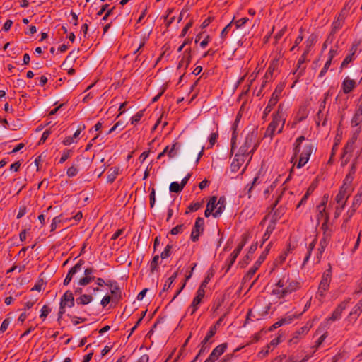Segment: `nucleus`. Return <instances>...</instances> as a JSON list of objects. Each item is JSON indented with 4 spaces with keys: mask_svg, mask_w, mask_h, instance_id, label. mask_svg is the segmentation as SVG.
Wrapping results in <instances>:
<instances>
[{
    "mask_svg": "<svg viewBox=\"0 0 362 362\" xmlns=\"http://www.w3.org/2000/svg\"><path fill=\"white\" fill-rule=\"evenodd\" d=\"M276 288L273 289L272 294L278 298H284L301 288V284L288 276H284L276 284Z\"/></svg>",
    "mask_w": 362,
    "mask_h": 362,
    "instance_id": "f257e3e1",
    "label": "nucleus"
},
{
    "mask_svg": "<svg viewBox=\"0 0 362 362\" xmlns=\"http://www.w3.org/2000/svg\"><path fill=\"white\" fill-rule=\"evenodd\" d=\"M286 119V114L284 105L281 103L278 106L277 111L272 115V120L269 124L264 132V137H269L270 139H272L275 135L276 132H277L280 124L282 123V124H285Z\"/></svg>",
    "mask_w": 362,
    "mask_h": 362,
    "instance_id": "f03ea898",
    "label": "nucleus"
},
{
    "mask_svg": "<svg viewBox=\"0 0 362 362\" xmlns=\"http://www.w3.org/2000/svg\"><path fill=\"white\" fill-rule=\"evenodd\" d=\"M326 202L327 201L323 202L317 206V209L318 211L317 217L318 220L324 217V222L321 226V229L322 230V237L321 239L329 244L333 234V230L332 226H329V216L325 212Z\"/></svg>",
    "mask_w": 362,
    "mask_h": 362,
    "instance_id": "7ed1b4c3",
    "label": "nucleus"
},
{
    "mask_svg": "<svg viewBox=\"0 0 362 362\" xmlns=\"http://www.w3.org/2000/svg\"><path fill=\"white\" fill-rule=\"evenodd\" d=\"M257 129H253L252 132H248L245 138L244 143L240 147L238 151L247 156L252 155L260 144L257 139Z\"/></svg>",
    "mask_w": 362,
    "mask_h": 362,
    "instance_id": "20e7f679",
    "label": "nucleus"
},
{
    "mask_svg": "<svg viewBox=\"0 0 362 362\" xmlns=\"http://www.w3.org/2000/svg\"><path fill=\"white\" fill-rule=\"evenodd\" d=\"M352 191L351 177V176H346L343 181V184L335 197L336 202L338 204L346 205V201L352 193Z\"/></svg>",
    "mask_w": 362,
    "mask_h": 362,
    "instance_id": "39448f33",
    "label": "nucleus"
},
{
    "mask_svg": "<svg viewBox=\"0 0 362 362\" xmlns=\"http://www.w3.org/2000/svg\"><path fill=\"white\" fill-rule=\"evenodd\" d=\"M332 266L330 264H328V268L323 272L322 275L317 292V295L320 296L321 298H325L326 291L329 290L330 283L332 281Z\"/></svg>",
    "mask_w": 362,
    "mask_h": 362,
    "instance_id": "423d86ee",
    "label": "nucleus"
},
{
    "mask_svg": "<svg viewBox=\"0 0 362 362\" xmlns=\"http://www.w3.org/2000/svg\"><path fill=\"white\" fill-rule=\"evenodd\" d=\"M246 243H247V235L245 234H244L242 236V241L238 244V247L233 250V252L230 254L228 259L226 261V272H228L230 270V267L235 262L238 256L239 255V254L241 252L243 247L245 245Z\"/></svg>",
    "mask_w": 362,
    "mask_h": 362,
    "instance_id": "0eeeda50",
    "label": "nucleus"
},
{
    "mask_svg": "<svg viewBox=\"0 0 362 362\" xmlns=\"http://www.w3.org/2000/svg\"><path fill=\"white\" fill-rule=\"evenodd\" d=\"M271 246V243L266 247L265 250L262 252L258 259L255 262L254 265L250 270L247 272V274L244 276L245 280H250L254 276L257 270L259 269L262 263L266 259V257L269 251Z\"/></svg>",
    "mask_w": 362,
    "mask_h": 362,
    "instance_id": "6e6552de",
    "label": "nucleus"
},
{
    "mask_svg": "<svg viewBox=\"0 0 362 362\" xmlns=\"http://www.w3.org/2000/svg\"><path fill=\"white\" fill-rule=\"evenodd\" d=\"M315 150V146L311 143L305 144L304 145L303 151L300 155L299 161L296 165L297 168L303 167L308 163L310 156Z\"/></svg>",
    "mask_w": 362,
    "mask_h": 362,
    "instance_id": "1a4fd4ad",
    "label": "nucleus"
},
{
    "mask_svg": "<svg viewBox=\"0 0 362 362\" xmlns=\"http://www.w3.org/2000/svg\"><path fill=\"white\" fill-rule=\"evenodd\" d=\"M361 132V127L356 131V134L353 136V137L349 139L343 148L342 158H344L347 154H349V156L346 158V159L342 161L341 165H345L348 163L350 160V154L354 151V146L357 140V135Z\"/></svg>",
    "mask_w": 362,
    "mask_h": 362,
    "instance_id": "9d476101",
    "label": "nucleus"
},
{
    "mask_svg": "<svg viewBox=\"0 0 362 362\" xmlns=\"http://www.w3.org/2000/svg\"><path fill=\"white\" fill-rule=\"evenodd\" d=\"M204 219L202 217L197 218L194 227L192 228L190 239L192 242L199 240V235L204 233Z\"/></svg>",
    "mask_w": 362,
    "mask_h": 362,
    "instance_id": "9b49d317",
    "label": "nucleus"
},
{
    "mask_svg": "<svg viewBox=\"0 0 362 362\" xmlns=\"http://www.w3.org/2000/svg\"><path fill=\"white\" fill-rule=\"evenodd\" d=\"M228 348L227 343H223L216 346L211 351L204 362H216L219 357L224 354Z\"/></svg>",
    "mask_w": 362,
    "mask_h": 362,
    "instance_id": "f8f14e48",
    "label": "nucleus"
},
{
    "mask_svg": "<svg viewBox=\"0 0 362 362\" xmlns=\"http://www.w3.org/2000/svg\"><path fill=\"white\" fill-rule=\"evenodd\" d=\"M361 123H362V95L360 96L355 112L351 119V126L356 127L359 126Z\"/></svg>",
    "mask_w": 362,
    "mask_h": 362,
    "instance_id": "ddd939ff",
    "label": "nucleus"
},
{
    "mask_svg": "<svg viewBox=\"0 0 362 362\" xmlns=\"http://www.w3.org/2000/svg\"><path fill=\"white\" fill-rule=\"evenodd\" d=\"M280 199H281V196H279L277 197L276 200L275 201V202L274 203L272 209L273 213L271 216L270 222L273 223L275 225H276V222L281 218V217L284 214V213L286 211V208L283 206H280L279 208L275 209L276 206H277Z\"/></svg>",
    "mask_w": 362,
    "mask_h": 362,
    "instance_id": "4468645a",
    "label": "nucleus"
},
{
    "mask_svg": "<svg viewBox=\"0 0 362 362\" xmlns=\"http://www.w3.org/2000/svg\"><path fill=\"white\" fill-rule=\"evenodd\" d=\"M205 296V291L202 288L197 289L196 296L194 298L190 306L187 310L190 312V315H192L199 308V305L201 303L202 299Z\"/></svg>",
    "mask_w": 362,
    "mask_h": 362,
    "instance_id": "2eb2a0df",
    "label": "nucleus"
},
{
    "mask_svg": "<svg viewBox=\"0 0 362 362\" xmlns=\"http://www.w3.org/2000/svg\"><path fill=\"white\" fill-rule=\"evenodd\" d=\"M351 298H349L348 299L341 302L334 310L331 316L327 320L332 322L339 320L342 312L346 308Z\"/></svg>",
    "mask_w": 362,
    "mask_h": 362,
    "instance_id": "dca6fc26",
    "label": "nucleus"
},
{
    "mask_svg": "<svg viewBox=\"0 0 362 362\" xmlns=\"http://www.w3.org/2000/svg\"><path fill=\"white\" fill-rule=\"evenodd\" d=\"M248 156L241 153L238 151V153L235 155L234 159L230 164V170L233 173H236L241 165L245 161L246 157Z\"/></svg>",
    "mask_w": 362,
    "mask_h": 362,
    "instance_id": "f3484780",
    "label": "nucleus"
},
{
    "mask_svg": "<svg viewBox=\"0 0 362 362\" xmlns=\"http://www.w3.org/2000/svg\"><path fill=\"white\" fill-rule=\"evenodd\" d=\"M315 41H316L315 37L312 36V35L310 36L305 41V44H306L305 49L298 61V68H300L301 64H303L305 62V60L307 59V56L310 50V48L315 43Z\"/></svg>",
    "mask_w": 362,
    "mask_h": 362,
    "instance_id": "a211bd4d",
    "label": "nucleus"
},
{
    "mask_svg": "<svg viewBox=\"0 0 362 362\" xmlns=\"http://www.w3.org/2000/svg\"><path fill=\"white\" fill-rule=\"evenodd\" d=\"M346 13L344 11H341L334 21L332 23V31L331 34L336 33L339 29H341L343 26V24L346 19Z\"/></svg>",
    "mask_w": 362,
    "mask_h": 362,
    "instance_id": "6ab92c4d",
    "label": "nucleus"
},
{
    "mask_svg": "<svg viewBox=\"0 0 362 362\" xmlns=\"http://www.w3.org/2000/svg\"><path fill=\"white\" fill-rule=\"evenodd\" d=\"M284 88V83H279L276 88L274 89V92L272 94V96L268 102V104L270 105V106L274 107L278 101L279 100L282 91Z\"/></svg>",
    "mask_w": 362,
    "mask_h": 362,
    "instance_id": "aec40b11",
    "label": "nucleus"
},
{
    "mask_svg": "<svg viewBox=\"0 0 362 362\" xmlns=\"http://www.w3.org/2000/svg\"><path fill=\"white\" fill-rule=\"evenodd\" d=\"M66 308H72L75 305V300L73 293L68 290L61 297L60 303Z\"/></svg>",
    "mask_w": 362,
    "mask_h": 362,
    "instance_id": "412c9836",
    "label": "nucleus"
},
{
    "mask_svg": "<svg viewBox=\"0 0 362 362\" xmlns=\"http://www.w3.org/2000/svg\"><path fill=\"white\" fill-rule=\"evenodd\" d=\"M241 118H242V112H241V110H240L239 112H238L235 119L232 125V130H233L232 137H231L232 149H233L236 139H237V136H238L237 130H238V127L240 122Z\"/></svg>",
    "mask_w": 362,
    "mask_h": 362,
    "instance_id": "4be33fe9",
    "label": "nucleus"
},
{
    "mask_svg": "<svg viewBox=\"0 0 362 362\" xmlns=\"http://www.w3.org/2000/svg\"><path fill=\"white\" fill-rule=\"evenodd\" d=\"M226 204V198L224 197H221L218 200H216V211L213 214V216L216 218L221 216L223 211L225 209Z\"/></svg>",
    "mask_w": 362,
    "mask_h": 362,
    "instance_id": "5701e85b",
    "label": "nucleus"
},
{
    "mask_svg": "<svg viewBox=\"0 0 362 362\" xmlns=\"http://www.w3.org/2000/svg\"><path fill=\"white\" fill-rule=\"evenodd\" d=\"M356 87V82L354 80L346 77L342 82L341 88L345 94L349 93Z\"/></svg>",
    "mask_w": 362,
    "mask_h": 362,
    "instance_id": "b1692460",
    "label": "nucleus"
},
{
    "mask_svg": "<svg viewBox=\"0 0 362 362\" xmlns=\"http://www.w3.org/2000/svg\"><path fill=\"white\" fill-rule=\"evenodd\" d=\"M309 331V327L305 325L294 332L293 337L291 339L290 342L297 344L301 336L305 335Z\"/></svg>",
    "mask_w": 362,
    "mask_h": 362,
    "instance_id": "393cba45",
    "label": "nucleus"
},
{
    "mask_svg": "<svg viewBox=\"0 0 362 362\" xmlns=\"http://www.w3.org/2000/svg\"><path fill=\"white\" fill-rule=\"evenodd\" d=\"M217 200V197L215 196H213L210 198L209 201L206 204V209L204 211V216L208 218L211 214L213 215V211L214 209H216V202Z\"/></svg>",
    "mask_w": 362,
    "mask_h": 362,
    "instance_id": "a878e982",
    "label": "nucleus"
},
{
    "mask_svg": "<svg viewBox=\"0 0 362 362\" xmlns=\"http://www.w3.org/2000/svg\"><path fill=\"white\" fill-rule=\"evenodd\" d=\"M257 248V243H253L251 245V246L249 248L248 252L247 255L244 257L243 260L240 262V264H241L242 267H245L248 264V261L251 259L253 253L256 251Z\"/></svg>",
    "mask_w": 362,
    "mask_h": 362,
    "instance_id": "bb28decb",
    "label": "nucleus"
},
{
    "mask_svg": "<svg viewBox=\"0 0 362 362\" xmlns=\"http://www.w3.org/2000/svg\"><path fill=\"white\" fill-rule=\"evenodd\" d=\"M110 293L112 294L111 298L112 301L118 303L119 301L122 300V293L119 285L115 287L114 288L111 289Z\"/></svg>",
    "mask_w": 362,
    "mask_h": 362,
    "instance_id": "cd10ccee",
    "label": "nucleus"
},
{
    "mask_svg": "<svg viewBox=\"0 0 362 362\" xmlns=\"http://www.w3.org/2000/svg\"><path fill=\"white\" fill-rule=\"evenodd\" d=\"M93 297L88 294H81L78 298L76 299V302L78 305H86L92 302Z\"/></svg>",
    "mask_w": 362,
    "mask_h": 362,
    "instance_id": "c85d7f7f",
    "label": "nucleus"
},
{
    "mask_svg": "<svg viewBox=\"0 0 362 362\" xmlns=\"http://www.w3.org/2000/svg\"><path fill=\"white\" fill-rule=\"evenodd\" d=\"M275 226H276L275 224H274L272 222H269L268 226L267 227L266 231L262 236V242L261 244V247L269 238L271 234L273 233V231L275 229Z\"/></svg>",
    "mask_w": 362,
    "mask_h": 362,
    "instance_id": "c756f323",
    "label": "nucleus"
},
{
    "mask_svg": "<svg viewBox=\"0 0 362 362\" xmlns=\"http://www.w3.org/2000/svg\"><path fill=\"white\" fill-rule=\"evenodd\" d=\"M317 240V237H315L312 240V242L308 245V250H307V254L304 258L303 263V265L305 264L308 262L310 257L311 255L312 251L313 250V249L315 248V247L316 245Z\"/></svg>",
    "mask_w": 362,
    "mask_h": 362,
    "instance_id": "7c9ffc66",
    "label": "nucleus"
},
{
    "mask_svg": "<svg viewBox=\"0 0 362 362\" xmlns=\"http://www.w3.org/2000/svg\"><path fill=\"white\" fill-rule=\"evenodd\" d=\"M118 173H119V168H110V170L108 172L107 177V182H110V183H112L117 178Z\"/></svg>",
    "mask_w": 362,
    "mask_h": 362,
    "instance_id": "2f4dec72",
    "label": "nucleus"
},
{
    "mask_svg": "<svg viewBox=\"0 0 362 362\" xmlns=\"http://www.w3.org/2000/svg\"><path fill=\"white\" fill-rule=\"evenodd\" d=\"M298 315H297V314H289V313H287L286 315L280 319L279 321L281 324V325H288V324H290L293 322V320L296 318H298Z\"/></svg>",
    "mask_w": 362,
    "mask_h": 362,
    "instance_id": "473e14b6",
    "label": "nucleus"
},
{
    "mask_svg": "<svg viewBox=\"0 0 362 362\" xmlns=\"http://www.w3.org/2000/svg\"><path fill=\"white\" fill-rule=\"evenodd\" d=\"M196 266H197V264H196V263H194V265H193V267H192V269H191L190 273H189L188 275H187V276H185V281H184V283L182 284V286L180 287V288L179 290H177V292L175 293V295H174V296L173 297V298H172L171 301L174 300L177 297V296L180 293V292L182 291V290L185 288V285H186V281H187V280H189V279L191 278V276H192V272H193V270L194 269V268L196 267Z\"/></svg>",
    "mask_w": 362,
    "mask_h": 362,
    "instance_id": "72a5a7b5",
    "label": "nucleus"
},
{
    "mask_svg": "<svg viewBox=\"0 0 362 362\" xmlns=\"http://www.w3.org/2000/svg\"><path fill=\"white\" fill-rule=\"evenodd\" d=\"M327 119L326 117H324V115L322 114V111L318 110L316 117H315V122L317 126H319L320 124L325 127L327 125Z\"/></svg>",
    "mask_w": 362,
    "mask_h": 362,
    "instance_id": "f704fd0d",
    "label": "nucleus"
},
{
    "mask_svg": "<svg viewBox=\"0 0 362 362\" xmlns=\"http://www.w3.org/2000/svg\"><path fill=\"white\" fill-rule=\"evenodd\" d=\"M207 343H208V341H204V340L202 341V342H201V349H199V353L197 354V355L195 356V358L197 359L199 356H201L204 353H206V351H209V349H210V346Z\"/></svg>",
    "mask_w": 362,
    "mask_h": 362,
    "instance_id": "c9c22d12",
    "label": "nucleus"
},
{
    "mask_svg": "<svg viewBox=\"0 0 362 362\" xmlns=\"http://www.w3.org/2000/svg\"><path fill=\"white\" fill-rule=\"evenodd\" d=\"M95 276H86L81 278L78 281V285L80 286H85L88 285L91 281H94Z\"/></svg>",
    "mask_w": 362,
    "mask_h": 362,
    "instance_id": "e433bc0d",
    "label": "nucleus"
},
{
    "mask_svg": "<svg viewBox=\"0 0 362 362\" xmlns=\"http://www.w3.org/2000/svg\"><path fill=\"white\" fill-rule=\"evenodd\" d=\"M204 201L201 202H194L192 203L187 209L185 214H188L189 212L197 211L199 210L203 205Z\"/></svg>",
    "mask_w": 362,
    "mask_h": 362,
    "instance_id": "4c0bfd02",
    "label": "nucleus"
},
{
    "mask_svg": "<svg viewBox=\"0 0 362 362\" xmlns=\"http://www.w3.org/2000/svg\"><path fill=\"white\" fill-rule=\"evenodd\" d=\"M184 187L182 186L180 183L177 182H173L170 183L169 189L171 192L179 193L180 192Z\"/></svg>",
    "mask_w": 362,
    "mask_h": 362,
    "instance_id": "58836bf2",
    "label": "nucleus"
},
{
    "mask_svg": "<svg viewBox=\"0 0 362 362\" xmlns=\"http://www.w3.org/2000/svg\"><path fill=\"white\" fill-rule=\"evenodd\" d=\"M362 202V193L358 192L354 197L353 202L351 206L355 209H358Z\"/></svg>",
    "mask_w": 362,
    "mask_h": 362,
    "instance_id": "ea45409f",
    "label": "nucleus"
},
{
    "mask_svg": "<svg viewBox=\"0 0 362 362\" xmlns=\"http://www.w3.org/2000/svg\"><path fill=\"white\" fill-rule=\"evenodd\" d=\"M158 260L159 255H156L155 256H153L152 260L151 261L150 270L152 274L154 273V272L158 269Z\"/></svg>",
    "mask_w": 362,
    "mask_h": 362,
    "instance_id": "a19ab883",
    "label": "nucleus"
},
{
    "mask_svg": "<svg viewBox=\"0 0 362 362\" xmlns=\"http://www.w3.org/2000/svg\"><path fill=\"white\" fill-rule=\"evenodd\" d=\"M180 144L177 142L174 143L170 148L168 156L170 158H174L177 155V150L179 149Z\"/></svg>",
    "mask_w": 362,
    "mask_h": 362,
    "instance_id": "79ce46f5",
    "label": "nucleus"
},
{
    "mask_svg": "<svg viewBox=\"0 0 362 362\" xmlns=\"http://www.w3.org/2000/svg\"><path fill=\"white\" fill-rule=\"evenodd\" d=\"M145 110H140L137 112L132 118H131V124H136L141 119V117L144 116V112Z\"/></svg>",
    "mask_w": 362,
    "mask_h": 362,
    "instance_id": "37998d69",
    "label": "nucleus"
},
{
    "mask_svg": "<svg viewBox=\"0 0 362 362\" xmlns=\"http://www.w3.org/2000/svg\"><path fill=\"white\" fill-rule=\"evenodd\" d=\"M218 138V130L216 132L211 133V134L209 137V148H212L214 146V144L217 141Z\"/></svg>",
    "mask_w": 362,
    "mask_h": 362,
    "instance_id": "c03bdc74",
    "label": "nucleus"
},
{
    "mask_svg": "<svg viewBox=\"0 0 362 362\" xmlns=\"http://www.w3.org/2000/svg\"><path fill=\"white\" fill-rule=\"evenodd\" d=\"M62 215H59V216L54 217L52 219V222L50 226L51 232H53L57 229L58 224L62 222Z\"/></svg>",
    "mask_w": 362,
    "mask_h": 362,
    "instance_id": "a18cd8bd",
    "label": "nucleus"
},
{
    "mask_svg": "<svg viewBox=\"0 0 362 362\" xmlns=\"http://www.w3.org/2000/svg\"><path fill=\"white\" fill-rule=\"evenodd\" d=\"M40 312H41V313L40 315V317L44 321V320H45L47 316L51 312V308L49 307H48L47 305H45L42 306Z\"/></svg>",
    "mask_w": 362,
    "mask_h": 362,
    "instance_id": "49530a36",
    "label": "nucleus"
},
{
    "mask_svg": "<svg viewBox=\"0 0 362 362\" xmlns=\"http://www.w3.org/2000/svg\"><path fill=\"white\" fill-rule=\"evenodd\" d=\"M171 249L172 245H167L165 247L164 250L160 254V257L162 259H165L168 257H169L171 255Z\"/></svg>",
    "mask_w": 362,
    "mask_h": 362,
    "instance_id": "de8ad7c7",
    "label": "nucleus"
},
{
    "mask_svg": "<svg viewBox=\"0 0 362 362\" xmlns=\"http://www.w3.org/2000/svg\"><path fill=\"white\" fill-rule=\"evenodd\" d=\"M217 330L218 329H216V326H211L209 332H207L206 335L205 336L203 340L209 342L210 339L216 334Z\"/></svg>",
    "mask_w": 362,
    "mask_h": 362,
    "instance_id": "09e8293b",
    "label": "nucleus"
},
{
    "mask_svg": "<svg viewBox=\"0 0 362 362\" xmlns=\"http://www.w3.org/2000/svg\"><path fill=\"white\" fill-rule=\"evenodd\" d=\"M71 153H72V151L71 150H69V149L64 150L62 152V156H61V158L59 159V163H64L71 156Z\"/></svg>",
    "mask_w": 362,
    "mask_h": 362,
    "instance_id": "8fccbe9b",
    "label": "nucleus"
},
{
    "mask_svg": "<svg viewBox=\"0 0 362 362\" xmlns=\"http://www.w3.org/2000/svg\"><path fill=\"white\" fill-rule=\"evenodd\" d=\"M331 64H332V62L330 60H327L323 68L322 69V70L320 71V72L319 74V76H318L319 78H322L325 76Z\"/></svg>",
    "mask_w": 362,
    "mask_h": 362,
    "instance_id": "3c124183",
    "label": "nucleus"
},
{
    "mask_svg": "<svg viewBox=\"0 0 362 362\" xmlns=\"http://www.w3.org/2000/svg\"><path fill=\"white\" fill-rule=\"evenodd\" d=\"M183 56H185V68H187V66L190 64V62L192 59L191 49L190 48L186 49L184 52Z\"/></svg>",
    "mask_w": 362,
    "mask_h": 362,
    "instance_id": "603ef678",
    "label": "nucleus"
},
{
    "mask_svg": "<svg viewBox=\"0 0 362 362\" xmlns=\"http://www.w3.org/2000/svg\"><path fill=\"white\" fill-rule=\"evenodd\" d=\"M78 173V170L74 165H71L67 169L66 175L69 177H75Z\"/></svg>",
    "mask_w": 362,
    "mask_h": 362,
    "instance_id": "864d4df0",
    "label": "nucleus"
},
{
    "mask_svg": "<svg viewBox=\"0 0 362 362\" xmlns=\"http://www.w3.org/2000/svg\"><path fill=\"white\" fill-rule=\"evenodd\" d=\"M354 59V53H351L348 54L345 59L343 60L341 64V69H344L348 66V64L353 61Z\"/></svg>",
    "mask_w": 362,
    "mask_h": 362,
    "instance_id": "5fc2aeb1",
    "label": "nucleus"
},
{
    "mask_svg": "<svg viewBox=\"0 0 362 362\" xmlns=\"http://www.w3.org/2000/svg\"><path fill=\"white\" fill-rule=\"evenodd\" d=\"M249 21L248 18H242L240 19H238V20H236V21H233V23L235 25V28L236 29H238L240 28H241L243 25H244L247 21Z\"/></svg>",
    "mask_w": 362,
    "mask_h": 362,
    "instance_id": "6e6d98bb",
    "label": "nucleus"
},
{
    "mask_svg": "<svg viewBox=\"0 0 362 362\" xmlns=\"http://www.w3.org/2000/svg\"><path fill=\"white\" fill-rule=\"evenodd\" d=\"M183 224L177 225L171 229L170 234L175 235L181 233L183 231Z\"/></svg>",
    "mask_w": 362,
    "mask_h": 362,
    "instance_id": "4d7b16f0",
    "label": "nucleus"
},
{
    "mask_svg": "<svg viewBox=\"0 0 362 362\" xmlns=\"http://www.w3.org/2000/svg\"><path fill=\"white\" fill-rule=\"evenodd\" d=\"M233 23V20L232 21H230L223 29V30L221 31V37L222 39L225 38L226 36L227 35L228 33L229 32L230 28H231V25Z\"/></svg>",
    "mask_w": 362,
    "mask_h": 362,
    "instance_id": "13d9d810",
    "label": "nucleus"
},
{
    "mask_svg": "<svg viewBox=\"0 0 362 362\" xmlns=\"http://www.w3.org/2000/svg\"><path fill=\"white\" fill-rule=\"evenodd\" d=\"M10 322H11V320L10 318H6L3 322L1 323V327H0V332H4L7 329H8V325H10Z\"/></svg>",
    "mask_w": 362,
    "mask_h": 362,
    "instance_id": "bf43d9fd",
    "label": "nucleus"
},
{
    "mask_svg": "<svg viewBox=\"0 0 362 362\" xmlns=\"http://www.w3.org/2000/svg\"><path fill=\"white\" fill-rule=\"evenodd\" d=\"M346 205L343 204H338L337 206H336L334 218V219H337L339 218V216L341 215L342 211L344 210Z\"/></svg>",
    "mask_w": 362,
    "mask_h": 362,
    "instance_id": "052dcab7",
    "label": "nucleus"
},
{
    "mask_svg": "<svg viewBox=\"0 0 362 362\" xmlns=\"http://www.w3.org/2000/svg\"><path fill=\"white\" fill-rule=\"evenodd\" d=\"M50 134H51V131L49 129L45 130L42 133V135L38 144H44L45 142V141L47 139V138L49 137Z\"/></svg>",
    "mask_w": 362,
    "mask_h": 362,
    "instance_id": "680f3d73",
    "label": "nucleus"
},
{
    "mask_svg": "<svg viewBox=\"0 0 362 362\" xmlns=\"http://www.w3.org/2000/svg\"><path fill=\"white\" fill-rule=\"evenodd\" d=\"M149 198H150V206H151V208H153L154 206L155 202H156V192H155L154 188L151 189V193L149 195Z\"/></svg>",
    "mask_w": 362,
    "mask_h": 362,
    "instance_id": "e2e57ef3",
    "label": "nucleus"
},
{
    "mask_svg": "<svg viewBox=\"0 0 362 362\" xmlns=\"http://www.w3.org/2000/svg\"><path fill=\"white\" fill-rule=\"evenodd\" d=\"M173 283V282L170 281V279H168L163 286L162 291L160 292L159 296H162L163 294L165 293V291H166L169 289V288L171 286Z\"/></svg>",
    "mask_w": 362,
    "mask_h": 362,
    "instance_id": "0e129e2a",
    "label": "nucleus"
},
{
    "mask_svg": "<svg viewBox=\"0 0 362 362\" xmlns=\"http://www.w3.org/2000/svg\"><path fill=\"white\" fill-rule=\"evenodd\" d=\"M111 300L112 298L110 296L106 295L102 298L100 304L103 308H105L110 303Z\"/></svg>",
    "mask_w": 362,
    "mask_h": 362,
    "instance_id": "69168bd1",
    "label": "nucleus"
},
{
    "mask_svg": "<svg viewBox=\"0 0 362 362\" xmlns=\"http://www.w3.org/2000/svg\"><path fill=\"white\" fill-rule=\"evenodd\" d=\"M21 165V163L20 160L15 162L14 163L11 164L10 166V170L13 172H18L20 169V167Z\"/></svg>",
    "mask_w": 362,
    "mask_h": 362,
    "instance_id": "338daca9",
    "label": "nucleus"
},
{
    "mask_svg": "<svg viewBox=\"0 0 362 362\" xmlns=\"http://www.w3.org/2000/svg\"><path fill=\"white\" fill-rule=\"evenodd\" d=\"M362 313V311L359 309V308L356 305L350 312V315H356L357 317Z\"/></svg>",
    "mask_w": 362,
    "mask_h": 362,
    "instance_id": "774afa93",
    "label": "nucleus"
}]
</instances>
